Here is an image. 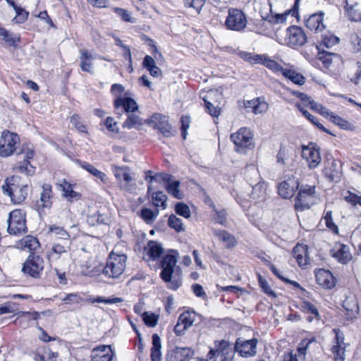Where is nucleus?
I'll list each match as a JSON object with an SVG mask.
<instances>
[{
	"label": "nucleus",
	"instance_id": "4d7b16f0",
	"mask_svg": "<svg viewBox=\"0 0 361 361\" xmlns=\"http://www.w3.org/2000/svg\"><path fill=\"white\" fill-rule=\"evenodd\" d=\"M324 219L325 221L326 226L328 228L331 229L334 232H338V227L333 221L331 211H328L326 212L325 216H324Z\"/></svg>",
	"mask_w": 361,
	"mask_h": 361
},
{
	"label": "nucleus",
	"instance_id": "cd10ccee",
	"mask_svg": "<svg viewBox=\"0 0 361 361\" xmlns=\"http://www.w3.org/2000/svg\"><path fill=\"white\" fill-rule=\"evenodd\" d=\"M62 190V195L66 198L67 201L73 202L78 201L81 198V194L73 190L72 184L66 181L65 179L59 184Z\"/></svg>",
	"mask_w": 361,
	"mask_h": 361
},
{
	"label": "nucleus",
	"instance_id": "a18cd8bd",
	"mask_svg": "<svg viewBox=\"0 0 361 361\" xmlns=\"http://www.w3.org/2000/svg\"><path fill=\"white\" fill-rule=\"evenodd\" d=\"M123 179L126 182L124 184H121V188L126 191H132L135 189L136 184H130L133 180V178L129 173V171H126L123 175Z\"/></svg>",
	"mask_w": 361,
	"mask_h": 361
},
{
	"label": "nucleus",
	"instance_id": "37998d69",
	"mask_svg": "<svg viewBox=\"0 0 361 361\" xmlns=\"http://www.w3.org/2000/svg\"><path fill=\"white\" fill-rule=\"evenodd\" d=\"M0 37L4 40L9 46H16V41H19V38L12 37V35L6 29L0 27Z\"/></svg>",
	"mask_w": 361,
	"mask_h": 361
},
{
	"label": "nucleus",
	"instance_id": "f704fd0d",
	"mask_svg": "<svg viewBox=\"0 0 361 361\" xmlns=\"http://www.w3.org/2000/svg\"><path fill=\"white\" fill-rule=\"evenodd\" d=\"M80 166L82 169L88 171L90 173H91L96 178L100 179V180L103 183H106L108 182L107 176L104 173L97 169L94 166L91 165L90 164L83 161L80 163Z\"/></svg>",
	"mask_w": 361,
	"mask_h": 361
},
{
	"label": "nucleus",
	"instance_id": "774afa93",
	"mask_svg": "<svg viewBox=\"0 0 361 361\" xmlns=\"http://www.w3.org/2000/svg\"><path fill=\"white\" fill-rule=\"evenodd\" d=\"M351 42L353 45L354 49L357 52H361V38L357 35L352 36Z\"/></svg>",
	"mask_w": 361,
	"mask_h": 361
},
{
	"label": "nucleus",
	"instance_id": "7ed1b4c3",
	"mask_svg": "<svg viewBox=\"0 0 361 361\" xmlns=\"http://www.w3.org/2000/svg\"><path fill=\"white\" fill-rule=\"evenodd\" d=\"M318 200L314 185H302L298 188L294 207L297 211H304L315 204Z\"/></svg>",
	"mask_w": 361,
	"mask_h": 361
},
{
	"label": "nucleus",
	"instance_id": "39448f33",
	"mask_svg": "<svg viewBox=\"0 0 361 361\" xmlns=\"http://www.w3.org/2000/svg\"><path fill=\"white\" fill-rule=\"evenodd\" d=\"M19 140L16 133L4 130L0 137V156L2 157L11 156L16 150V145L19 143Z\"/></svg>",
	"mask_w": 361,
	"mask_h": 361
},
{
	"label": "nucleus",
	"instance_id": "c03bdc74",
	"mask_svg": "<svg viewBox=\"0 0 361 361\" xmlns=\"http://www.w3.org/2000/svg\"><path fill=\"white\" fill-rule=\"evenodd\" d=\"M336 54L328 51H319L318 59L320 60L326 68H329L332 63L333 56Z\"/></svg>",
	"mask_w": 361,
	"mask_h": 361
},
{
	"label": "nucleus",
	"instance_id": "603ef678",
	"mask_svg": "<svg viewBox=\"0 0 361 361\" xmlns=\"http://www.w3.org/2000/svg\"><path fill=\"white\" fill-rule=\"evenodd\" d=\"M261 17L262 18V19L267 20L270 23L274 22L275 23H283L286 20L287 14H285V15L277 14L275 16H273L272 15H269V14H267L266 16L261 14Z\"/></svg>",
	"mask_w": 361,
	"mask_h": 361
},
{
	"label": "nucleus",
	"instance_id": "4c0bfd02",
	"mask_svg": "<svg viewBox=\"0 0 361 361\" xmlns=\"http://www.w3.org/2000/svg\"><path fill=\"white\" fill-rule=\"evenodd\" d=\"M152 197L153 200V204L156 207H161L163 209L166 207V201L168 197L162 191L153 192Z\"/></svg>",
	"mask_w": 361,
	"mask_h": 361
},
{
	"label": "nucleus",
	"instance_id": "dca6fc26",
	"mask_svg": "<svg viewBox=\"0 0 361 361\" xmlns=\"http://www.w3.org/2000/svg\"><path fill=\"white\" fill-rule=\"evenodd\" d=\"M214 97H216V100L221 99L222 94L218 90H211L203 97V100L207 111L211 116L218 117L220 114V108L218 105H215V104L212 102ZM216 102L217 101L215 102Z\"/></svg>",
	"mask_w": 361,
	"mask_h": 361
},
{
	"label": "nucleus",
	"instance_id": "69168bd1",
	"mask_svg": "<svg viewBox=\"0 0 361 361\" xmlns=\"http://www.w3.org/2000/svg\"><path fill=\"white\" fill-rule=\"evenodd\" d=\"M216 214L214 219L216 221L220 224H224L226 221V212L225 210H220L217 211L216 209H214Z\"/></svg>",
	"mask_w": 361,
	"mask_h": 361
},
{
	"label": "nucleus",
	"instance_id": "a878e982",
	"mask_svg": "<svg viewBox=\"0 0 361 361\" xmlns=\"http://www.w3.org/2000/svg\"><path fill=\"white\" fill-rule=\"evenodd\" d=\"M323 16L324 13L322 12L311 15L305 21L306 27L316 33L322 32L325 28L323 24Z\"/></svg>",
	"mask_w": 361,
	"mask_h": 361
},
{
	"label": "nucleus",
	"instance_id": "79ce46f5",
	"mask_svg": "<svg viewBox=\"0 0 361 361\" xmlns=\"http://www.w3.org/2000/svg\"><path fill=\"white\" fill-rule=\"evenodd\" d=\"M169 226L175 229L177 232H180L184 231L183 224L182 220L178 218L176 215L171 214L168 221Z\"/></svg>",
	"mask_w": 361,
	"mask_h": 361
},
{
	"label": "nucleus",
	"instance_id": "052dcab7",
	"mask_svg": "<svg viewBox=\"0 0 361 361\" xmlns=\"http://www.w3.org/2000/svg\"><path fill=\"white\" fill-rule=\"evenodd\" d=\"M345 200L353 206H355L357 204L361 205V197L350 191H347L346 195L345 196Z\"/></svg>",
	"mask_w": 361,
	"mask_h": 361
},
{
	"label": "nucleus",
	"instance_id": "a19ab883",
	"mask_svg": "<svg viewBox=\"0 0 361 361\" xmlns=\"http://www.w3.org/2000/svg\"><path fill=\"white\" fill-rule=\"evenodd\" d=\"M158 215V209L156 212H153L150 209L143 208L140 212V216L147 224H151Z\"/></svg>",
	"mask_w": 361,
	"mask_h": 361
},
{
	"label": "nucleus",
	"instance_id": "ddd939ff",
	"mask_svg": "<svg viewBox=\"0 0 361 361\" xmlns=\"http://www.w3.org/2000/svg\"><path fill=\"white\" fill-rule=\"evenodd\" d=\"M286 41L291 47H301L307 42V36L298 26H291L286 30Z\"/></svg>",
	"mask_w": 361,
	"mask_h": 361
},
{
	"label": "nucleus",
	"instance_id": "2f4dec72",
	"mask_svg": "<svg viewBox=\"0 0 361 361\" xmlns=\"http://www.w3.org/2000/svg\"><path fill=\"white\" fill-rule=\"evenodd\" d=\"M252 188L251 197L253 200L262 201L266 197L267 184L264 182H258L253 185V183H250Z\"/></svg>",
	"mask_w": 361,
	"mask_h": 361
},
{
	"label": "nucleus",
	"instance_id": "6e6552de",
	"mask_svg": "<svg viewBox=\"0 0 361 361\" xmlns=\"http://www.w3.org/2000/svg\"><path fill=\"white\" fill-rule=\"evenodd\" d=\"M44 269V260L39 255L31 252L23 264L22 271L33 278H39Z\"/></svg>",
	"mask_w": 361,
	"mask_h": 361
},
{
	"label": "nucleus",
	"instance_id": "5fc2aeb1",
	"mask_svg": "<svg viewBox=\"0 0 361 361\" xmlns=\"http://www.w3.org/2000/svg\"><path fill=\"white\" fill-rule=\"evenodd\" d=\"M15 11L16 13V16L15 17L16 23H23L27 20L29 15V13L27 11H26L25 9L22 8L20 6L16 8Z\"/></svg>",
	"mask_w": 361,
	"mask_h": 361
},
{
	"label": "nucleus",
	"instance_id": "b1692460",
	"mask_svg": "<svg viewBox=\"0 0 361 361\" xmlns=\"http://www.w3.org/2000/svg\"><path fill=\"white\" fill-rule=\"evenodd\" d=\"M331 255L341 264H347L352 259L349 247L343 244H340L331 250Z\"/></svg>",
	"mask_w": 361,
	"mask_h": 361
},
{
	"label": "nucleus",
	"instance_id": "8fccbe9b",
	"mask_svg": "<svg viewBox=\"0 0 361 361\" xmlns=\"http://www.w3.org/2000/svg\"><path fill=\"white\" fill-rule=\"evenodd\" d=\"M322 44L329 48L338 43L339 39L333 35H325L322 36Z\"/></svg>",
	"mask_w": 361,
	"mask_h": 361
},
{
	"label": "nucleus",
	"instance_id": "864d4df0",
	"mask_svg": "<svg viewBox=\"0 0 361 361\" xmlns=\"http://www.w3.org/2000/svg\"><path fill=\"white\" fill-rule=\"evenodd\" d=\"M71 123L80 132L87 133V128L80 121L78 115L75 114L71 118Z\"/></svg>",
	"mask_w": 361,
	"mask_h": 361
},
{
	"label": "nucleus",
	"instance_id": "423d86ee",
	"mask_svg": "<svg viewBox=\"0 0 361 361\" xmlns=\"http://www.w3.org/2000/svg\"><path fill=\"white\" fill-rule=\"evenodd\" d=\"M1 188L3 192L9 196L11 202L16 204L23 202L28 195L29 188L27 185L19 186L6 181Z\"/></svg>",
	"mask_w": 361,
	"mask_h": 361
},
{
	"label": "nucleus",
	"instance_id": "de8ad7c7",
	"mask_svg": "<svg viewBox=\"0 0 361 361\" xmlns=\"http://www.w3.org/2000/svg\"><path fill=\"white\" fill-rule=\"evenodd\" d=\"M329 119L332 123L338 126L342 129L347 130L350 128L351 124L348 121L338 116H335L334 114L331 115Z\"/></svg>",
	"mask_w": 361,
	"mask_h": 361
},
{
	"label": "nucleus",
	"instance_id": "6ab92c4d",
	"mask_svg": "<svg viewBox=\"0 0 361 361\" xmlns=\"http://www.w3.org/2000/svg\"><path fill=\"white\" fill-rule=\"evenodd\" d=\"M334 331L336 334V337L335 344L332 347V353L334 354L335 361H344L345 348L344 334L340 329H334Z\"/></svg>",
	"mask_w": 361,
	"mask_h": 361
},
{
	"label": "nucleus",
	"instance_id": "4468645a",
	"mask_svg": "<svg viewBox=\"0 0 361 361\" xmlns=\"http://www.w3.org/2000/svg\"><path fill=\"white\" fill-rule=\"evenodd\" d=\"M299 180L295 177H288L278 185V193L283 199L292 198L298 190Z\"/></svg>",
	"mask_w": 361,
	"mask_h": 361
},
{
	"label": "nucleus",
	"instance_id": "7c9ffc66",
	"mask_svg": "<svg viewBox=\"0 0 361 361\" xmlns=\"http://www.w3.org/2000/svg\"><path fill=\"white\" fill-rule=\"evenodd\" d=\"M18 247L21 249H27L33 252L39 247V243L37 238L32 235H26L18 242Z\"/></svg>",
	"mask_w": 361,
	"mask_h": 361
},
{
	"label": "nucleus",
	"instance_id": "72a5a7b5",
	"mask_svg": "<svg viewBox=\"0 0 361 361\" xmlns=\"http://www.w3.org/2000/svg\"><path fill=\"white\" fill-rule=\"evenodd\" d=\"M142 125V118L134 113L128 114L127 119L123 122L122 126L124 128L132 129L139 128Z\"/></svg>",
	"mask_w": 361,
	"mask_h": 361
},
{
	"label": "nucleus",
	"instance_id": "bf43d9fd",
	"mask_svg": "<svg viewBox=\"0 0 361 361\" xmlns=\"http://www.w3.org/2000/svg\"><path fill=\"white\" fill-rule=\"evenodd\" d=\"M112 170L114 172V174L117 179L118 181H121L123 178V175L125 173L126 171H129V168L126 166H118L116 165H112Z\"/></svg>",
	"mask_w": 361,
	"mask_h": 361
},
{
	"label": "nucleus",
	"instance_id": "9d476101",
	"mask_svg": "<svg viewBox=\"0 0 361 361\" xmlns=\"http://www.w3.org/2000/svg\"><path fill=\"white\" fill-rule=\"evenodd\" d=\"M302 157L308 163L310 169L317 168L322 161L319 148L315 144L310 143L308 146H304Z\"/></svg>",
	"mask_w": 361,
	"mask_h": 361
},
{
	"label": "nucleus",
	"instance_id": "f03ea898",
	"mask_svg": "<svg viewBox=\"0 0 361 361\" xmlns=\"http://www.w3.org/2000/svg\"><path fill=\"white\" fill-rule=\"evenodd\" d=\"M178 252L175 250H171L165 255L161 260V278L167 283H169V288L172 290H176L181 284L179 279H172V274L174 272V268L177 263Z\"/></svg>",
	"mask_w": 361,
	"mask_h": 361
},
{
	"label": "nucleus",
	"instance_id": "9b49d317",
	"mask_svg": "<svg viewBox=\"0 0 361 361\" xmlns=\"http://www.w3.org/2000/svg\"><path fill=\"white\" fill-rule=\"evenodd\" d=\"M323 173L331 181H340L342 175L341 161L333 158L327 159L324 161Z\"/></svg>",
	"mask_w": 361,
	"mask_h": 361
},
{
	"label": "nucleus",
	"instance_id": "ea45409f",
	"mask_svg": "<svg viewBox=\"0 0 361 361\" xmlns=\"http://www.w3.org/2000/svg\"><path fill=\"white\" fill-rule=\"evenodd\" d=\"M148 245H149V250H148L149 256L153 259H156L159 258L163 252V249H162L161 245H159L155 242L151 241V242H149Z\"/></svg>",
	"mask_w": 361,
	"mask_h": 361
},
{
	"label": "nucleus",
	"instance_id": "2eb2a0df",
	"mask_svg": "<svg viewBox=\"0 0 361 361\" xmlns=\"http://www.w3.org/2000/svg\"><path fill=\"white\" fill-rule=\"evenodd\" d=\"M257 340L252 338L250 340H244L238 338L235 344V350L239 353L241 356L248 357L253 356L257 353Z\"/></svg>",
	"mask_w": 361,
	"mask_h": 361
},
{
	"label": "nucleus",
	"instance_id": "412c9836",
	"mask_svg": "<svg viewBox=\"0 0 361 361\" xmlns=\"http://www.w3.org/2000/svg\"><path fill=\"white\" fill-rule=\"evenodd\" d=\"M194 355L193 350L190 348H179L168 352L166 355L167 361H189Z\"/></svg>",
	"mask_w": 361,
	"mask_h": 361
},
{
	"label": "nucleus",
	"instance_id": "c756f323",
	"mask_svg": "<svg viewBox=\"0 0 361 361\" xmlns=\"http://www.w3.org/2000/svg\"><path fill=\"white\" fill-rule=\"evenodd\" d=\"M214 235L226 244L227 248L233 247L236 245V239L233 235L224 230H215Z\"/></svg>",
	"mask_w": 361,
	"mask_h": 361
},
{
	"label": "nucleus",
	"instance_id": "13d9d810",
	"mask_svg": "<svg viewBox=\"0 0 361 361\" xmlns=\"http://www.w3.org/2000/svg\"><path fill=\"white\" fill-rule=\"evenodd\" d=\"M268 109V104L264 102L260 101L258 98L256 99V104L253 106L252 112L255 114H262L265 112Z\"/></svg>",
	"mask_w": 361,
	"mask_h": 361
},
{
	"label": "nucleus",
	"instance_id": "c9c22d12",
	"mask_svg": "<svg viewBox=\"0 0 361 361\" xmlns=\"http://www.w3.org/2000/svg\"><path fill=\"white\" fill-rule=\"evenodd\" d=\"M284 77L288 78L292 82L298 85H303L305 82L304 76L292 69L284 68L282 73Z\"/></svg>",
	"mask_w": 361,
	"mask_h": 361
},
{
	"label": "nucleus",
	"instance_id": "e433bc0d",
	"mask_svg": "<svg viewBox=\"0 0 361 361\" xmlns=\"http://www.w3.org/2000/svg\"><path fill=\"white\" fill-rule=\"evenodd\" d=\"M196 314L194 312L186 311L183 312L178 317V320L186 327L190 328L192 326L196 319Z\"/></svg>",
	"mask_w": 361,
	"mask_h": 361
},
{
	"label": "nucleus",
	"instance_id": "f3484780",
	"mask_svg": "<svg viewBox=\"0 0 361 361\" xmlns=\"http://www.w3.org/2000/svg\"><path fill=\"white\" fill-rule=\"evenodd\" d=\"M54 194L52 187L49 184H44L42 186L39 200L36 202V208L38 212L45 208L49 209L52 205Z\"/></svg>",
	"mask_w": 361,
	"mask_h": 361
},
{
	"label": "nucleus",
	"instance_id": "6e6d98bb",
	"mask_svg": "<svg viewBox=\"0 0 361 361\" xmlns=\"http://www.w3.org/2000/svg\"><path fill=\"white\" fill-rule=\"evenodd\" d=\"M185 6L194 8L199 13L204 4V0H184Z\"/></svg>",
	"mask_w": 361,
	"mask_h": 361
},
{
	"label": "nucleus",
	"instance_id": "5701e85b",
	"mask_svg": "<svg viewBox=\"0 0 361 361\" xmlns=\"http://www.w3.org/2000/svg\"><path fill=\"white\" fill-rule=\"evenodd\" d=\"M317 282L325 288L331 289L336 285V279L329 270L323 269L315 272Z\"/></svg>",
	"mask_w": 361,
	"mask_h": 361
},
{
	"label": "nucleus",
	"instance_id": "3c124183",
	"mask_svg": "<svg viewBox=\"0 0 361 361\" xmlns=\"http://www.w3.org/2000/svg\"><path fill=\"white\" fill-rule=\"evenodd\" d=\"M302 309L306 313H310L314 316L315 318L319 317V312L316 307L310 302L305 301L302 304Z\"/></svg>",
	"mask_w": 361,
	"mask_h": 361
},
{
	"label": "nucleus",
	"instance_id": "58836bf2",
	"mask_svg": "<svg viewBox=\"0 0 361 361\" xmlns=\"http://www.w3.org/2000/svg\"><path fill=\"white\" fill-rule=\"evenodd\" d=\"M49 231L59 238L67 240L70 239V234L63 227L52 225L49 227Z\"/></svg>",
	"mask_w": 361,
	"mask_h": 361
},
{
	"label": "nucleus",
	"instance_id": "aec40b11",
	"mask_svg": "<svg viewBox=\"0 0 361 361\" xmlns=\"http://www.w3.org/2000/svg\"><path fill=\"white\" fill-rule=\"evenodd\" d=\"M160 178L165 183V188L167 192L177 199H182L183 194L179 190L180 183L179 180H175L173 179V176L168 173H161Z\"/></svg>",
	"mask_w": 361,
	"mask_h": 361
},
{
	"label": "nucleus",
	"instance_id": "c85d7f7f",
	"mask_svg": "<svg viewBox=\"0 0 361 361\" xmlns=\"http://www.w3.org/2000/svg\"><path fill=\"white\" fill-rule=\"evenodd\" d=\"M293 255L297 260L299 266L302 267L308 264L307 247L298 244L293 249Z\"/></svg>",
	"mask_w": 361,
	"mask_h": 361
},
{
	"label": "nucleus",
	"instance_id": "a211bd4d",
	"mask_svg": "<svg viewBox=\"0 0 361 361\" xmlns=\"http://www.w3.org/2000/svg\"><path fill=\"white\" fill-rule=\"evenodd\" d=\"M240 56L242 58L247 61H254L255 63H262L266 67L269 68V69L275 71V72H280L282 73L283 71V68L280 66L277 62L275 61L270 59H262V57L259 55H253L252 56L251 54L246 53V52H242L240 54Z\"/></svg>",
	"mask_w": 361,
	"mask_h": 361
},
{
	"label": "nucleus",
	"instance_id": "e2e57ef3",
	"mask_svg": "<svg viewBox=\"0 0 361 361\" xmlns=\"http://www.w3.org/2000/svg\"><path fill=\"white\" fill-rule=\"evenodd\" d=\"M35 152L32 149H27L23 158V161L20 162L19 167L23 169H27V165L30 164L29 160L34 157Z\"/></svg>",
	"mask_w": 361,
	"mask_h": 361
},
{
	"label": "nucleus",
	"instance_id": "680f3d73",
	"mask_svg": "<svg viewBox=\"0 0 361 361\" xmlns=\"http://www.w3.org/2000/svg\"><path fill=\"white\" fill-rule=\"evenodd\" d=\"M114 11L117 15L121 16L124 21L130 23L133 22L130 13L127 10L121 8H114Z\"/></svg>",
	"mask_w": 361,
	"mask_h": 361
},
{
	"label": "nucleus",
	"instance_id": "f8f14e48",
	"mask_svg": "<svg viewBox=\"0 0 361 361\" xmlns=\"http://www.w3.org/2000/svg\"><path fill=\"white\" fill-rule=\"evenodd\" d=\"M145 123L158 129L164 137H168L172 135L168 119L162 114H154L150 118L146 120Z\"/></svg>",
	"mask_w": 361,
	"mask_h": 361
},
{
	"label": "nucleus",
	"instance_id": "338daca9",
	"mask_svg": "<svg viewBox=\"0 0 361 361\" xmlns=\"http://www.w3.org/2000/svg\"><path fill=\"white\" fill-rule=\"evenodd\" d=\"M350 10L351 11H347L349 18L353 21H361V11L356 7Z\"/></svg>",
	"mask_w": 361,
	"mask_h": 361
},
{
	"label": "nucleus",
	"instance_id": "20e7f679",
	"mask_svg": "<svg viewBox=\"0 0 361 361\" xmlns=\"http://www.w3.org/2000/svg\"><path fill=\"white\" fill-rule=\"evenodd\" d=\"M8 232L11 235H21L27 232L25 214L20 209H14L8 214Z\"/></svg>",
	"mask_w": 361,
	"mask_h": 361
},
{
	"label": "nucleus",
	"instance_id": "09e8293b",
	"mask_svg": "<svg viewBox=\"0 0 361 361\" xmlns=\"http://www.w3.org/2000/svg\"><path fill=\"white\" fill-rule=\"evenodd\" d=\"M175 210L178 215L185 218H189L190 216V209L188 206L184 203H177L175 207Z\"/></svg>",
	"mask_w": 361,
	"mask_h": 361
},
{
	"label": "nucleus",
	"instance_id": "473e14b6",
	"mask_svg": "<svg viewBox=\"0 0 361 361\" xmlns=\"http://www.w3.org/2000/svg\"><path fill=\"white\" fill-rule=\"evenodd\" d=\"M161 339L158 334L152 335V347L151 348V360L152 361H161Z\"/></svg>",
	"mask_w": 361,
	"mask_h": 361
},
{
	"label": "nucleus",
	"instance_id": "49530a36",
	"mask_svg": "<svg viewBox=\"0 0 361 361\" xmlns=\"http://www.w3.org/2000/svg\"><path fill=\"white\" fill-rule=\"evenodd\" d=\"M142 319L145 324L150 327H154L157 325L158 321V317L153 314H149L147 312H145L142 314Z\"/></svg>",
	"mask_w": 361,
	"mask_h": 361
},
{
	"label": "nucleus",
	"instance_id": "0eeeda50",
	"mask_svg": "<svg viewBox=\"0 0 361 361\" xmlns=\"http://www.w3.org/2000/svg\"><path fill=\"white\" fill-rule=\"evenodd\" d=\"M231 140L235 144L238 152H244L246 149H251L252 145V135L250 129L241 128L235 133L231 135Z\"/></svg>",
	"mask_w": 361,
	"mask_h": 361
},
{
	"label": "nucleus",
	"instance_id": "4be33fe9",
	"mask_svg": "<svg viewBox=\"0 0 361 361\" xmlns=\"http://www.w3.org/2000/svg\"><path fill=\"white\" fill-rule=\"evenodd\" d=\"M114 108L118 109L119 107H123L124 111L127 113H135L138 110V105L137 102L130 97L127 96H118L114 102Z\"/></svg>",
	"mask_w": 361,
	"mask_h": 361
},
{
	"label": "nucleus",
	"instance_id": "1a4fd4ad",
	"mask_svg": "<svg viewBox=\"0 0 361 361\" xmlns=\"http://www.w3.org/2000/svg\"><path fill=\"white\" fill-rule=\"evenodd\" d=\"M225 24L229 30L240 31L245 27L247 20L245 14L240 10L231 9Z\"/></svg>",
	"mask_w": 361,
	"mask_h": 361
},
{
	"label": "nucleus",
	"instance_id": "bb28decb",
	"mask_svg": "<svg viewBox=\"0 0 361 361\" xmlns=\"http://www.w3.org/2000/svg\"><path fill=\"white\" fill-rule=\"evenodd\" d=\"M80 67L82 71L93 73L94 57L92 54L87 49L80 50Z\"/></svg>",
	"mask_w": 361,
	"mask_h": 361
},
{
	"label": "nucleus",
	"instance_id": "f257e3e1",
	"mask_svg": "<svg viewBox=\"0 0 361 361\" xmlns=\"http://www.w3.org/2000/svg\"><path fill=\"white\" fill-rule=\"evenodd\" d=\"M127 256L118 255L114 251L109 255L106 264L102 269V274L109 279H118L126 267Z\"/></svg>",
	"mask_w": 361,
	"mask_h": 361
},
{
	"label": "nucleus",
	"instance_id": "393cba45",
	"mask_svg": "<svg viewBox=\"0 0 361 361\" xmlns=\"http://www.w3.org/2000/svg\"><path fill=\"white\" fill-rule=\"evenodd\" d=\"M113 352L109 345H101L92 350V361H111Z\"/></svg>",
	"mask_w": 361,
	"mask_h": 361
},
{
	"label": "nucleus",
	"instance_id": "0e129e2a",
	"mask_svg": "<svg viewBox=\"0 0 361 361\" xmlns=\"http://www.w3.org/2000/svg\"><path fill=\"white\" fill-rule=\"evenodd\" d=\"M259 283L266 293L270 295L276 296L274 292L271 290L267 281L261 275H259Z\"/></svg>",
	"mask_w": 361,
	"mask_h": 361
}]
</instances>
